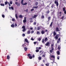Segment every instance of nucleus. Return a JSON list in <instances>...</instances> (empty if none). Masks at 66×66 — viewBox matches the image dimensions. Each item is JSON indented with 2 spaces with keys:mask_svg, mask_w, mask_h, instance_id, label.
Listing matches in <instances>:
<instances>
[{
  "mask_svg": "<svg viewBox=\"0 0 66 66\" xmlns=\"http://www.w3.org/2000/svg\"><path fill=\"white\" fill-rule=\"evenodd\" d=\"M59 34H57L56 35V36L55 37V38L56 39H58V37H59Z\"/></svg>",
  "mask_w": 66,
  "mask_h": 66,
  "instance_id": "6",
  "label": "nucleus"
},
{
  "mask_svg": "<svg viewBox=\"0 0 66 66\" xmlns=\"http://www.w3.org/2000/svg\"><path fill=\"white\" fill-rule=\"evenodd\" d=\"M24 50L25 51H27V50H28V48H27L26 47H24Z\"/></svg>",
  "mask_w": 66,
  "mask_h": 66,
  "instance_id": "18",
  "label": "nucleus"
},
{
  "mask_svg": "<svg viewBox=\"0 0 66 66\" xmlns=\"http://www.w3.org/2000/svg\"><path fill=\"white\" fill-rule=\"evenodd\" d=\"M34 25H36V22H34Z\"/></svg>",
  "mask_w": 66,
  "mask_h": 66,
  "instance_id": "51",
  "label": "nucleus"
},
{
  "mask_svg": "<svg viewBox=\"0 0 66 66\" xmlns=\"http://www.w3.org/2000/svg\"><path fill=\"white\" fill-rule=\"evenodd\" d=\"M15 17L16 19H18V16H17V15L16 13L15 14Z\"/></svg>",
  "mask_w": 66,
  "mask_h": 66,
  "instance_id": "25",
  "label": "nucleus"
},
{
  "mask_svg": "<svg viewBox=\"0 0 66 66\" xmlns=\"http://www.w3.org/2000/svg\"><path fill=\"white\" fill-rule=\"evenodd\" d=\"M38 59L39 60H42V57L40 56H39L38 57Z\"/></svg>",
  "mask_w": 66,
  "mask_h": 66,
  "instance_id": "23",
  "label": "nucleus"
},
{
  "mask_svg": "<svg viewBox=\"0 0 66 66\" xmlns=\"http://www.w3.org/2000/svg\"><path fill=\"white\" fill-rule=\"evenodd\" d=\"M2 16L3 18H4L5 17V16L3 14L2 15Z\"/></svg>",
  "mask_w": 66,
  "mask_h": 66,
  "instance_id": "44",
  "label": "nucleus"
},
{
  "mask_svg": "<svg viewBox=\"0 0 66 66\" xmlns=\"http://www.w3.org/2000/svg\"><path fill=\"white\" fill-rule=\"evenodd\" d=\"M54 4H53L51 6V7H52V8H53V7H54Z\"/></svg>",
  "mask_w": 66,
  "mask_h": 66,
  "instance_id": "34",
  "label": "nucleus"
},
{
  "mask_svg": "<svg viewBox=\"0 0 66 66\" xmlns=\"http://www.w3.org/2000/svg\"><path fill=\"white\" fill-rule=\"evenodd\" d=\"M10 4H12V3H13V2H12V1H10Z\"/></svg>",
  "mask_w": 66,
  "mask_h": 66,
  "instance_id": "38",
  "label": "nucleus"
},
{
  "mask_svg": "<svg viewBox=\"0 0 66 66\" xmlns=\"http://www.w3.org/2000/svg\"><path fill=\"white\" fill-rule=\"evenodd\" d=\"M45 55H46V54H45L42 55V57H45Z\"/></svg>",
  "mask_w": 66,
  "mask_h": 66,
  "instance_id": "26",
  "label": "nucleus"
},
{
  "mask_svg": "<svg viewBox=\"0 0 66 66\" xmlns=\"http://www.w3.org/2000/svg\"><path fill=\"white\" fill-rule=\"evenodd\" d=\"M11 26L12 27V28H14V24H12L11 25Z\"/></svg>",
  "mask_w": 66,
  "mask_h": 66,
  "instance_id": "27",
  "label": "nucleus"
},
{
  "mask_svg": "<svg viewBox=\"0 0 66 66\" xmlns=\"http://www.w3.org/2000/svg\"><path fill=\"white\" fill-rule=\"evenodd\" d=\"M11 9H12V10H13V9H14V8H13V7L11 6Z\"/></svg>",
  "mask_w": 66,
  "mask_h": 66,
  "instance_id": "58",
  "label": "nucleus"
},
{
  "mask_svg": "<svg viewBox=\"0 0 66 66\" xmlns=\"http://www.w3.org/2000/svg\"><path fill=\"white\" fill-rule=\"evenodd\" d=\"M26 17H24V20H23V22L24 23H25V22H26Z\"/></svg>",
  "mask_w": 66,
  "mask_h": 66,
  "instance_id": "9",
  "label": "nucleus"
},
{
  "mask_svg": "<svg viewBox=\"0 0 66 66\" xmlns=\"http://www.w3.org/2000/svg\"><path fill=\"white\" fill-rule=\"evenodd\" d=\"M64 11V13L65 14H66V10H65V11Z\"/></svg>",
  "mask_w": 66,
  "mask_h": 66,
  "instance_id": "64",
  "label": "nucleus"
},
{
  "mask_svg": "<svg viewBox=\"0 0 66 66\" xmlns=\"http://www.w3.org/2000/svg\"><path fill=\"white\" fill-rule=\"evenodd\" d=\"M51 49L52 50H53L54 49H53V47H51Z\"/></svg>",
  "mask_w": 66,
  "mask_h": 66,
  "instance_id": "55",
  "label": "nucleus"
},
{
  "mask_svg": "<svg viewBox=\"0 0 66 66\" xmlns=\"http://www.w3.org/2000/svg\"><path fill=\"white\" fill-rule=\"evenodd\" d=\"M38 40L39 41H40V40H41V39H40V38H38Z\"/></svg>",
  "mask_w": 66,
  "mask_h": 66,
  "instance_id": "57",
  "label": "nucleus"
},
{
  "mask_svg": "<svg viewBox=\"0 0 66 66\" xmlns=\"http://www.w3.org/2000/svg\"><path fill=\"white\" fill-rule=\"evenodd\" d=\"M52 23H53V22H52L50 25V27H52Z\"/></svg>",
  "mask_w": 66,
  "mask_h": 66,
  "instance_id": "35",
  "label": "nucleus"
},
{
  "mask_svg": "<svg viewBox=\"0 0 66 66\" xmlns=\"http://www.w3.org/2000/svg\"><path fill=\"white\" fill-rule=\"evenodd\" d=\"M29 58L30 59H32V56H31L29 57Z\"/></svg>",
  "mask_w": 66,
  "mask_h": 66,
  "instance_id": "43",
  "label": "nucleus"
},
{
  "mask_svg": "<svg viewBox=\"0 0 66 66\" xmlns=\"http://www.w3.org/2000/svg\"><path fill=\"white\" fill-rule=\"evenodd\" d=\"M42 49V47H39L38 48V50H40V49Z\"/></svg>",
  "mask_w": 66,
  "mask_h": 66,
  "instance_id": "45",
  "label": "nucleus"
},
{
  "mask_svg": "<svg viewBox=\"0 0 66 66\" xmlns=\"http://www.w3.org/2000/svg\"><path fill=\"white\" fill-rule=\"evenodd\" d=\"M22 36L24 37L25 36V34H23L22 35Z\"/></svg>",
  "mask_w": 66,
  "mask_h": 66,
  "instance_id": "48",
  "label": "nucleus"
},
{
  "mask_svg": "<svg viewBox=\"0 0 66 66\" xmlns=\"http://www.w3.org/2000/svg\"><path fill=\"white\" fill-rule=\"evenodd\" d=\"M50 43L48 42H47L46 44H45V46H50Z\"/></svg>",
  "mask_w": 66,
  "mask_h": 66,
  "instance_id": "2",
  "label": "nucleus"
},
{
  "mask_svg": "<svg viewBox=\"0 0 66 66\" xmlns=\"http://www.w3.org/2000/svg\"><path fill=\"white\" fill-rule=\"evenodd\" d=\"M60 40H61V38H59L58 40L60 41Z\"/></svg>",
  "mask_w": 66,
  "mask_h": 66,
  "instance_id": "63",
  "label": "nucleus"
},
{
  "mask_svg": "<svg viewBox=\"0 0 66 66\" xmlns=\"http://www.w3.org/2000/svg\"><path fill=\"white\" fill-rule=\"evenodd\" d=\"M49 6H50V5H47V6L46 7V8L47 9H49Z\"/></svg>",
  "mask_w": 66,
  "mask_h": 66,
  "instance_id": "37",
  "label": "nucleus"
},
{
  "mask_svg": "<svg viewBox=\"0 0 66 66\" xmlns=\"http://www.w3.org/2000/svg\"><path fill=\"white\" fill-rule=\"evenodd\" d=\"M8 2H5V5H7V3H8Z\"/></svg>",
  "mask_w": 66,
  "mask_h": 66,
  "instance_id": "41",
  "label": "nucleus"
},
{
  "mask_svg": "<svg viewBox=\"0 0 66 66\" xmlns=\"http://www.w3.org/2000/svg\"><path fill=\"white\" fill-rule=\"evenodd\" d=\"M24 40L26 42L28 43H29V41H28V39H24Z\"/></svg>",
  "mask_w": 66,
  "mask_h": 66,
  "instance_id": "14",
  "label": "nucleus"
},
{
  "mask_svg": "<svg viewBox=\"0 0 66 66\" xmlns=\"http://www.w3.org/2000/svg\"><path fill=\"white\" fill-rule=\"evenodd\" d=\"M51 59L53 58V60H55V56L53 55H52L51 56Z\"/></svg>",
  "mask_w": 66,
  "mask_h": 66,
  "instance_id": "5",
  "label": "nucleus"
},
{
  "mask_svg": "<svg viewBox=\"0 0 66 66\" xmlns=\"http://www.w3.org/2000/svg\"><path fill=\"white\" fill-rule=\"evenodd\" d=\"M64 18V16H63L61 17V19H63V18Z\"/></svg>",
  "mask_w": 66,
  "mask_h": 66,
  "instance_id": "56",
  "label": "nucleus"
},
{
  "mask_svg": "<svg viewBox=\"0 0 66 66\" xmlns=\"http://www.w3.org/2000/svg\"><path fill=\"white\" fill-rule=\"evenodd\" d=\"M23 0H21V4H22V5H27V3L26 2H25V3L23 4Z\"/></svg>",
  "mask_w": 66,
  "mask_h": 66,
  "instance_id": "1",
  "label": "nucleus"
},
{
  "mask_svg": "<svg viewBox=\"0 0 66 66\" xmlns=\"http://www.w3.org/2000/svg\"><path fill=\"white\" fill-rule=\"evenodd\" d=\"M51 19V17L49 16L48 17V21H49L50 20V19Z\"/></svg>",
  "mask_w": 66,
  "mask_h": 66,
  "instance_id": "24",
  "label": "nucleus"
},
{
  "mask_svg": "<svg viewBox=\"0 0 66 66\" xmlns=\"http://www.w3.org/2000/svg\"><path fill=\"white\" fill-rule=\"evenodd\" d=\"M14 26L15 27H17V25L16 23H15Z\"/></svg>",
  "mask_w": 66,
  "mask_h": 66,
  "instance_id": "47",
  "label": "nucleus"
},
{
  "mask_svg": "<svg viewBox=\"0 0 66 66\" xmlns=\"http://www.w3.org/2000/svg\"><path fill=\"white\" fill-rule=\"evenodd\" d=\"M45 18V16L44 15H42V16H41V18L42 19H44Z\"/></svg>",
  "mask_w": 66,
  "mask_h": 66,
  "instance_id": "20",
  "label": "nucleus"
},
{
  "mask_svg": "<svg viewBox=\"0 0 66 66\" xmlns=\"http://www.w3.org/2000/svg\"><path fill=\"white\" fill-rule=\"evenodd\" d=\"M55 61V60H53V62H51V63H52L53 65V63H56V62H54Z\"/></svg>",
  "mask_w": 66,
  "mask_h": 66,
  "instance_id": "29",
  "label": "nucleus"
},
{
  "mask_svg": "<svg viewBox=\"0 0 66 66\" xmlns=\"http://www.w3.org/2000/svg\"><path fill=\"white\" fill-rule=\"evenodd\" d=\"M43 50L42 51H39V53L40 54V55H42V54H43Z\"/></svg>",
  "mask_w": 66,
  "mask_h": 66,
  "instance_id": "7",
  "label": "nucleus"
},
{
  "mask_svg": "<svg viewBox=\"0 0 66 66\" xmlns=\"http://www.w3.org/2000/svg\"><path fill=\"white\" fill-rule=\"evenodd\" d=\"M54 44H52L51 45V47H54Z\"/></svg>",
  "mask_w": 66,
  "mask_h": 66,
  "instance_id": "46",
  "label": "nucleus"
},
{
  "mask_svg": "<svg viewBox=\"0 0 66 66\" xmlns=\"http://www.w3.org/2000/svg\"><path fill=\"white\" fill-rule=\"evenodd\" d=\"M7 60H9L10 58V55H8L7 56Z\"/></svg>",
  "mask_w": 66,
  "mask_h": 66,
  "instance_id": "12",
  "label": "nucleus"
},
{
  "mask_svg": "<svg viewBox=\"0 0 66 66\" xmlns=\"http://www.w3.org/2000/svg\"><path fill=\"white\" fill-rule=\"evenodd\" d=\"M30 22L31 23V22H33V21H32V20H31L30 21Z\"/></svg>",
  "mask_w": 66,
  "mask_h": 66,
  "instance_id": "61",
  "label": "nucleus"
},
{
  "mask_svg": "<svg viewBox=\"0 0 66 66\" xmlns=\"http://www.w3.org/2000/svg\"><path fill=\"white\" fill-rule=\"evenodd\" d=\"M33 8H34V9H37L38 8V6H34L33 7Z\"/></svg>",
  "mask_w": 66,
  "mask_h": 66,
  "instance_id": "28",
  "label": "nucleus"
},
{
  "mask_svg": "<svg viewBox=\"0 0 66 66\" xmlns=\"http://www.w3.org/2000/svg\"><path fill=\"white\" fill-rule=\"evenodd\" d=\"M31 32V34H32V33H34V31H32Z\"/></svg>",
  "mask_w": 66,
  "mask_h": 66,
  "instance_id": "62",
  "label": "nucleus"
},
{
  "mask_svg": "<svg viewBox=\"0 0 66 66\" xmlns=\"http://www.w3.org/2000/svg\"><path fill=\"white\" fill-rule=\"evenodd\" d=\"M22 28L23 29H25L26 27H25V26H23L22 27Z\"/></svg>",
  "mask_w": 66,
  "mask_h": 66,
  "instance_id": "32",
  "label": "nucleus"
},
{
  "mask_svg": "<svg viewBox=\"0 0 66 66\" xmlns=\"http://www.w3.org/2000/svg\"><path fill=\"white\" fill-rule=\"evenodd\" d=\"M53 33L54 36H55L56 35V32H55V31H54Z\"/></svg>",
  "mask_w": 66,
  "mask_h": 66,
  "instance_id": "17",
  "label": "nucleus"
},
{
  "mask_svg": "<svg viewBox=\"0 0 66 66\" xmlns=\"http://www.w3.org/2000/svg\"><path fill=\"white\" fill-rule=\"evenodd\" d=\"M23 17L21 15H20L19 16V18H22Z\"/></svg>",
  "mask_w": 66,
  "mask_h": 66,
  "instance_id": "19",
  "label": "nucleus"
},
{
  "mask_svg": "<svg viewBox=\"0 0 66 66\" xmlns=\"http://www.w3.org/2000/svg\"><path fill=\"white\" fill-rule=\"evenodd\" d=\"M55 4H56L57 6H59V3L58 2L55 1L54 2Z\"/></svg>",
  "mask_w": 66,
  "mask_h": 66,
  "instance_id": "4",
  "label": "nucleus"
},
{
  "mask_svg": "<svg viewBox=\"0 0 66 66\" xmlns=\"http://www.w3.org/2000/svg\"><path fill=\"white\" fill-rule=\"evenodd\" d=\"M36 52H39V50L37 49L36 50Z\"/></svg>",
  "mask_w": 66,
  "mask_h": 66,
  "instance_id": "40",
  "label": "nucleus"
},
{
  "mask_svg": "<svg viewBox=\"0 0 66 66\" xmlns=\"http://www.w3.org/2000/svg\"><path fill=\"white\" fill-rule=\"evenodd\" d=\"M1 6H4V4H1Z\"/></svg>",
  "mask_w": 66,
  "mask_h": 66,
  "instance_id": "36",
  "label": "nucleus"
},
{
  "mask_svg": "<svg viewBox=\"0 0 66 66\" xmlns=\"http://www.w3.org/2000/svg\"><path fill=\"white\" fill-rule=\"evenodd\" d=\"M37 15H35L34 16L33 18H36V17H37Z\"/></svg>",
  "mask_w": 66,
  "mask_h": 66,
  "instance_id": "22",
  "label": "nucleus"
},
{
  "mask_svg": "<svg viewBox=\"0 0 66 66\" xmlns=\"http://www.w3.org/2000/svg\"><path fill=\"white\" fill-rule=\"evenodd\" d=\"M56 32L60 31V30L59 29L58 27H56L55 28Z\"/></svg>",
  "mask_w": 66,
  "mask_h": 66,
  "instance_id": "8",
  "label": "nucleus"
},
{
  "mask_svg": "<svg viewBox=\"0 0 66 66\" xmlns=\"http://www.w3.org/2000/svg\"><path fill=\"white\" fill-rule=\"evenodd\" d=\"M25 30H26V29H22V31H23V32H24Z\"/></svg>",
  "mask_w": 66,
  "mask_h": 66,
  "instance_id": "53",
  "label": "nucleus"
},
{
  "mask_svg": "<svg viewBox=\"0 0 66 66\" xmlns=\"http://www.w3.org/2000/svg\"><path fill=\"white\" fill-rule=\"evenodd\" d=\"M53 52V50H50V52L51 53H52V52Z\"/></svg>",
  "mask_w": 66,
  "mask_h": 66,
  "instance_id": "49",
  "label": "nucleus"
},
{
  "mask_svg": "<svg viewBox=\"0 0 66 66\" xmlns=\"http://www.w3.org/2000/svg\"><path fill=\"white\" fill-rule=\"evenodd\" d=\"M40 29V28L39 27H37V30H39Z\"/></svg>",
  "mask_w": 66,
  "mask_h": 66,
  "instance_id": "31",
  "label": "nucleus"
},
{
  "mask_svg": "<svg viewBox=\"0 0 66 66\" xmlns=\"http://www.w3.org/2000/svg\"><path fill=\"white\" fill-rule=\"evenodd\" d=\"M42 43H43V44H44V43H45L44 38H43L42 39Z\"/></svg>",
  "mask_w": 66,
  "mask_h": 66,
  "instance_id": "15",
  "label": "nucleus"
},
{
  "mask_svg": "<svg viewBox=\"0 0 66 66\" xmlns=\"http://www.w3.org/2000/svg\"><path fill=\"white\" fill-rule=\"evenodd\" d=\"M48 38H47V37H46L44 39V41L45 42H47L48 41Z\"/></svg>",
  "mask_w": 66,
  "mask_h": 66,
  "instance_id": "10",
  "label": "nucleus"
},
{
  "mask_svg": "<svg viewBox=\"0 0 66 66\" xmlns=\"http://www.w3.org/2000/svg\"><path fill=\"white\" fill-rule=\"evenodd\" d=\"M30 31L28 30L27 32V34H30Z\"/></svg>",
  "mask_w": 66,
  "mask_h": 66,
  "instance_id": "16",
  "label": "nucleus"
},
{
  "mask_svg": "<svg viewBox=\"0 0 66 66\" xmlns=\"http://www.w3.org/2000/svg\"><path fill=\"white\" fill-rule=\"evenodd\" d=\"M25 11H26V12L27 13L28 12V9H27L26 10H25Z\"/></svg>",
  "mask_w": 66,
  "mask_h": 66,
  "instance_id": "52",
  "label": "nucleus"
},
{
  "mask_svg": "<svg viewBox=\"0 0 66 66\" xmlns=\"http://www.w3.org/2000/svg\"><path fill=\"white\" fill-rule=\"evenodd\" d=\"M34 9H32L31 10V12H32V11H34Z\"/></svg>",
  "mask_w": 66,
  "mask_h": 66,
  "instance_id": "60",
  "label": "nucleus"
},
{
  "mask_svg": "<svg viewBox=\"0 0 66 66\" xmlns=\"http://www.w3.org/2000/svg\"><path fill=\"white\" fill-rule=\"evenodd\" d=\"M27 56H28V57H30V56H31V54H28Z\"/></svg>",
  "mask_w": 66,
  "mask_h": 66,
  "instance_id": "30",
  "label": "nucleus"
},
{
  "mask_svg": "<svg viewBox=\"0 0 66 66\" xmlns=\"http://www.w3.org/2000/svg\"><path fill=\"white\" fill-rule=\"evenodd\" d=\"M63 11H65V8L64 7H63Z\"/></svg>",
  "mask_w": 66,
  "mask_h": 66,
  "instance_id": "59",
  "label": "nucleus"
},
{
  "mask_svg": "<svg viewBox=\"0 0 66 66\" xmlns=\"http://www.w3.org/2000/svg\"><path fill=\"white\" fill-rule=\"evenodd\" d=\"M38 4V3L37 2H36L35 3V5L36 6H37Z\"/></svg>",
  "mask_w": 66,
  "mask_h": 66,
  "instance_id": "21",
  "label": "nucleus"
},
{
  "mask_svg": "<svg viewBox=\"0 0 66 66\" xmlns=\"http://www.w3.org/2000/svg\"><path fill=\"white\" fill-rule=\"evenodd\" d=\"M57 53L58 55H60V52H59V51H58Z\"/></svg>",
  "mask_w": 66,
  "mask_h": 66,
  "instance_id": "33",
  "label": "nucleus"
},
{
  "mask_svg": "<svg viewBox=\"0 0 66 66\" xmlns=\"http://www.w3.org/2000/svg\"><path fill=\"white\" fill-rule=\"evenodd\" d=\"M46 13L47 14V16H48V14H49V13H50V11H49L48 10V11H46Z\"/></svg>",
  "mask_w": 66,
  "mask_h": 66,
  "instance_id": "11",
  "label": "nucleus"
},
{
  "mask_svg": "<svg viewBox=\"0 0 66 66\" xmlns=\"http://www.w3.org/2000/svg\"><path fill=\"white\" fill-rule=\"evenodd\" d=\"M15 4L16 5H17V6H20V3H18V2H15Z\"/></svg>",
  "mask_w": 66,
  "mask_h": 66,
  "instance_id": "3",
  "label": "nucleus"
},
{
  "mask_svg": "<svg viewBox=\"0 0 66 66\" xmlns=\"http://www.w3.org/2000/svg\"><path fill=\"white\" fill-rule=\"evenodd\" d=\"M45 33V31H44V30H42L41 31V33L42 34H44Z\"/></svg>",
  "mask_w": 66,
  "mask_h": 66,
  "instance_id": "13",
  "label": "nucleus"
},
{
  "mask_svg": "<svg viewBox=\"0 0 66 66\" xmlns=\"http://www.w3.org/2000/svg\"><path fill=\"white\" fill-rule=\"evenodd\" d=\"M37 34H40V32L39 31H37Z\"/></svg>",
  "mask_w": 66,
  "mask_h": 66,
  "instance_id": "39",
  "label": "nucleus"
},
{
  "mask_svg": "<svg viewBox=\"0 0 66 66\" xmlns=\"http://www.w3.org/2000/svg\"><path fill=\"white\" fill-rule=\"evenodd\" d=\"M45 65L47 66H49V64L48 63L46 64Z\"/></svg>",
  "mask_w": 66,
  "mask_h": 66,
  "instance_id": "42",
  "label": "nucleus"
},
{
  "mask_svg": "<svg viewBox=\"0 0 66 66\" xmlns=\"http://www.w3.org/2000/svg\"><path fill=\"white\" fill-rule=\"evenodd\" d=\"M60 49H61V47L60 46H59L58 47V50H60Z\"/></svg>",
  "mask_w": 66,
  "mask_h": 66,
  "instance_id": "50",
  "label": "nucleus"
},
{
  "mask_svg": "<svg viewBox=\"0 0 66 66\" xmlns=\"http://www.w3.org/2000/svg\"><path fill=\"white\" fill-rule=\"evenodd\" d=\"M12 21H15V19H12Z\"/></svg>",
  "mask_w": 66,
  "mask_h": 66,
  "instance_id": "54",
  "label": "nucleus"
}]
</instances>
